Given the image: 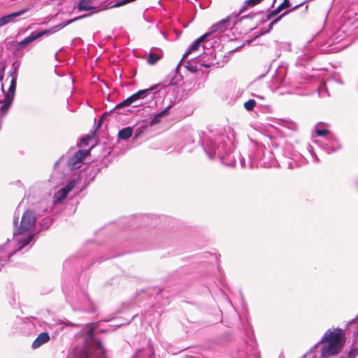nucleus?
Returning <instances> with one entry per match:
<instances>
[{"instance_id": "nucleus-30", "label": "nucleus", "mask_w": 358, "mask_h": 358, "mask_svg": "<svg viewBox=\"0 0 358 358\" xmlns=\"http://www.w3.org/2000/svg\"><path fill=\"white\" fill-rule=\"evenodd\" d=\"M323 88H324V86H323V85H321V86L320 87V92Z\"/></svg>"}, {"instance_id": "nucleus-19", "label": "nucleus", "mask_w": 358, "mask_h": 358, "mask_svg": "<svg viewBox=\"0 0 358 358\" xmlns=\"http://www.w3.org/2000/svg\"><path fill=\"white\" fill-rule=\"evenodd\" d=\"M262 1L263 0H245L244 4L242 6L239 11L238 12V14L240 15L241 13L245 11L248 9V8L253 7L261 3Z\"/></svg>"}, {"instance_id": "nucleus-17", "label": "nucleus", "mask_w": 358, "mask_h": 358, "mask_svg": "<svg viewBox=\"0 0 358 358\" xmlns=\"http://www.w3.org/2000/svg\"><path fill=\"white\" fill-rule=\"evenodd\" d=\"M84 17V16H82V17H76V18H74V19L69 20H67V21H66V22H62V23H60V24H57V25L54 26L53 27H52V29H51L50 30H49V31H47V33H46V34H48V33H49V32H50V33H55V32H56V31H59V30H60V29H63V28H64V27H65L66 26H67V25L70 24L71 23L73 22L76 21L77 20H78V19H80V18H82V17Z\"/></svg>"}, {"instance_id": "nucleus-2", "label": "nucleus", "mask_w": 358, "mask_h": 358, "mask_svg": "<svg viewBox=\"0 0 358 358\" xmlns=\"http://www.w3.org/2000/svg\"><path fill=\"white\" fill-rule=\"evenodd\" d=\"M320 343H324L321 348V357L329 358L338 355L343 348V332L339 328L331 331L329 329L323 336L322 338L318 342L310 351L304 355V357L310 356L314 349Z\"/></svg>"}, {"instance_id": "nucleus-18", "label": "nucleus", "mask_w": 358, "mask_h": 358, "mask_svg": "<svg viewBox=\"0 0 358 358\" xmlns=\"http://www.w3.org/2000/svg\"><path fill=\"white\" fill-rule=\"evenodd\" d=\"M171 106H169L164 110H162L160 113L155 115L154 116V117L152 119V120L150 121V125L152 126V125L157 124L159 122H160L161 119L168 114L169 110L171 108Z\"/></svg>"}, {"instance_id": "nucleus-27", "label": "nucleus", "mask_w": 358, "mask_h": 358, "mask_svg": "<svg viewBox=\"0 0 358 358\" xmlns=\"http://www.w3.org/2000/svg\"><path fill=\"white\" fill-rule=\"evenodd\" d=\"M211 64H212V63L206 64H203V63H201V65H202V66H205V67H209V66H211Z\"/></svg>"}, {"instance_id": "nucleus-16", "label": "nucleus", "mask_w": 358, "mask_h": 358, "mask_svg": "<svg viewBox=\"0 0 358 358\" xmlns=\"http://www.w3.org/2000/svg\"><path fill=\"white\" fill-rule=\"evenodd\" d=\"M289 6V0H284V1L278 6V8L271 12L269 14L266 15V19L270 20L271 18L275 17L280 11L282 9L287 8Z\"/></svg>"}, {"instance_id": "nucleus-29", "label": "nucleus", "mask_w": 358, "mask_h": 358, "mask_svg": "<svg viewBox=\"0 0 358 358\" xmlns=\"http://www.w3.org/2000/svg\"><path fill=\"white\" fill-rule=\"evenodd\" d=\"M17 220H18V217H17V218H15V219L14 220L13 222H14V224H17Z\"/></svg>"}, {"instance_id": "nucleus-32", "label": "nucleus", "mask_w": 358, "mask_h": 358, "mask_svg": "<svg viewBox=\"0 0 358 358\" xmlns=\"http://www.w3.org/2000/svg\"><path fill=\"white\" fill-rule=\"evenodd\" d=\"M355 319L352 320L351 322H350V324H352L355 322Z\"/></svg>"}, {"instance_id": "nucleus-22", "label": "nucleus", "mask_w": 358, "mask_h": 358, "mask_svg": "<svg viewBox=\"0 0 358 358\" xmlns=\"http://www.w3.org/2000/svg\"><path fill=\"white\" fill-rule=\"evenodd\" d=\"M322 125V123H318L315 127V133L319 136H324L326 138L329 135H331L329 131L327 129H320V127Z\"/></svg>"}, {"instance_id": "nucleus-24", "label": "nucleus", "mask_w": 358, "mask_h": 358, "mask_svg": "<svg viewBox=\"0 0 358 358\" xmlns=\"http://www.w3.org/2000/svg\"><path fill=\"white\" fill-rule=\"evenodd\" d=\"M256 105V101L254 99H250L244 103L245 108L250 111L252 110Z\"/></svg>"}, {"instance_id": "nucleus-13", "label": "nucleus", "mask_w": 358, "mask_h": 358, "mask_svg": "<svg viewBox=\"0 0 358 358\" xmlns=\"http://www.w3.org/2000/svg\"><path fill=\"white\" fill-rule=\"evenodd\" d=\"M154 349L149 343L147 348L138 350L131 358H153Z\"/></svg>"}, {"instance_id": "nucleus-9", "label": "nucleus", "mask_w": 358, "mask_h": 358, "mask_svg": "<svg viewBox=\"0 0 358 358\" xmlns=\"http://www.w3.org/2000/svg\"><path fill=\"white\" fill-rule=\"evenodd\" d=\"M29 9L30 8H26L19 11L2 16L0 17V27L11 22H15L17 21V17L29 11Z\"/></svg>"}, {"instance_id": "nucleus-23", "label": "nucleus", "mask_w": 358, "mask_h": 358, "mask_svg": "<svg viewBox=\"0 0 358 358\" xmlns=\"http://www.w3.org/2000/svg\"><path fill=\"white\" fill-rule=\"evenodd\" d=\"M301 6V4H299V5H296L293 8H292L291 10H287L285 12H284L282 15H280L279 17H278L276 19H275L274 20H273L269 26H268V29L266 31V32H268L271 29H272V27L273 24H275V23H277L281 18L282 16L285 15L286 14H287L289 12L292 11V10H295L296 8H297L298 7H299Z\"/></svg>"}, {"instance_id": "nucleus-33", "label": "nucleus", "mask_w": 358, "mask_h": 358, "mask_svg": "<svg viewBox=\"0 0 358 358\" xmlns=\"http://www.w3.org/2000/svg\"><path fill=\"white\" fill-rule=\"evenodd\" d=\"M311 59V57H307V59H308V60H309V59Z\"/></svg>"}, {"instance_id": "nucleus-35", "label": "nucleus", "mask_w": 358, "mask_h": 358, "mask_svg": "<svg viewBox=\"0 0 358 358\" xmlns=\"http://www.w3.org/2000/svg\"><path fill=\"white\" fill-rule=\"evenodd\" d=\"M357 317H358V315H357Z\"/></svg>"}, {"instance_id": "nucleus-7", "label": "nucleus", "mask_w": 358, "mask_h": 358, "mask_svg": "<svg viewBox=\"0 0 358 358\" xmlns=\"http://www.w3.org/2000/svg\"><path fill=\"white\" fill-rule=\"evenodd\" d=\"M203 150L210 159H213L217 155L222 156V152L220 147H217L215 142L211 140H206L203 143Z\"/></svg>"}, {"instance_id": "nucleus-15", "label": "nucleus", "mask_w": 358, "mask_h": 358, "mask_svg": "<svg viewBox=\"0 0 358 358\" xmlns=\"http://www.w3.org/2000/svg\"><path fill=\"white\" fill-rule=\"evenodd\" d=\"M50 340V336L47 332L40 334L32 343V348L36 349L46 343Z\"/></svg>"}, {"instance_id": "nucleus-11", "label": "nucleus", "mask_w": 358, "mask_h": 358, "mask_svg": "<svg viewBox=\"0 0 358 358\" xmlns=\"http://www.w3.org/2000/svg\"><path fill=\"white\" fill-rule=\"evenodd\" d=\"M100 2L99 0H80L78 8L80 10H101Z\"/></svg>"}, {"instance_id": "nucleus-14", "label": "nucleus", "mask_w": 358, "mask_h": 358, "mask_svg": "<svg viewBox=\"0 0 358 358\" xmlns=\"http://www.w3.org/2000/svg\"><path fill=\"white\" fill-rule=\"evenodd\" d=\"M210 36V33H206L205 34L202 35L201 37L197 38L194 43L192 45V46L189 48L188 51L183 55L182 59L187 57L189 54H190L192 52H194L195 50H197L201 43L206 39V38Z\"/></svg>"}, {"instance_id": "nucleus-6", "label": "nucleus", "mask_w": 358, "mask_h": 358, "mask_svg": "<svg viewBox=\"0 0 358 358\" xmlns=\"http://www.w3.org/2000/svg\"><path fill=\"white\" fill-rule=\"evenodd\" d=\"M90 154V150H78L73 156H72L69 162L68 166L71 169H76L78 168V164L80 163L84 158Z\"/></svg>"}, {"instance_id": "nucleus-4", "label": "nucleus", "mask_w": 358, "mask_h": 358, "mask_svg": "<svg viewBox=\"0 0 358 358\" xmlns=\"http://www.w3.org/2000/svg\"><path fill=\"white\" fill-rule=\"evenodd\" d=\"M159 84L154 85L152 87L138 91L135 94H132L119 104L116 106V108H122L125 106H129L133 105V107H137L141 105L139 101L145 98L150 94L154 90L158 89Z\"/></svg>"}, {"instance_id": "nucleus-8", "label": "nucleus", "mask_w": 358, "mask_h": 358, "mask_svg": "<svg viewBox=\"0 0 358 358\" xmlns=\"http://www.w3.org/2000/svg\"><path fill=\"white\" fill-rule=\"evenodd\" d=\"M324 149L327 153L336 152L341 148V145L337 139L332 135H329L323 142Z\"/></svg>"}, {"instance_id": "nucleus-20", "label": "nucleus", "mask_w": 358, "mask_h": 358, "mask_svg": "<svg viewBox=\"0 0 358 358\" xmlns=\"http://www.w3.org/2000/svg\"><path fill=\"white\" fill-rule=\"evenodd\" d=\"M133 134V129L127 127L119 131L118 138L122 140H127Z\"/></svg>"}, {"instance_id": "nucleus-5", "label": "nucleus", "mask_w": 358, "mask_h": 358, "mask_svg": "<svg viewBox=\"0 0 358 358\" xmlns=\"http://www.w3.org/2000/svg\"><path fill=\"white\" fill-rule=\"evenodd\" d=\"M239 16L237 13H232L227 16L226 18L221 20L218 22L214 24L210 27V31L208 32L210 35L213 33L220 34L225 31L228 29H231L235 24H236V19Z\"/></svg>"}, {"instance_id": "nucleus-31", "label": "nucleus", "mask_w": 358, "mask_h": 358, "mask_svg": "<svg viewBox=\"0 0 358 358\" xmlns=\"http://www.w3.org/2000/svg\"><path fill=\"white\" fill-rule=\"evenodd\" d=\"M101 122H102V120H100L99 122V127L101 124Z\"/></svg>"}, {"instance_id": "nucleus-26", "label": "nucleus", "mask_w": 358, "mask_h": 358, "mask_svg": "<svg viewBox=\"0 0 358 358\" xmlns=\"http://www.w3.org/2000/svg\"><path fill=\"white\" fill-rule=\"evenodd\" d=\"M187 69L189 70H190L192 72H195L197 71V68L196 66H192V65H188L187 66Z\"/></svg>"}, {"instance_id": "nucleus-21", "label": "nucleus", "mask_w": 358, "mask_h": 358, "mask_svg": "<svg viewBox=\"0 0 358 358\" xmlns=\"http://www.w3.org/2000/svg\"><path fill=\"white\" fill-rule=\"evenodd\" d=\"M162 57V53L150 52L148 57V62L150 64H156Z\"/></svg>"}, {"instance_id": "nucleus-25", "label": "nucleus", "mask_w": 358, "mask_h": 358, "mask_svg": "<svg viewBox=\"0 0 358 358\" xmlns=\"http://www.w3.org/2000/svg\"><path fill=\"white\" fill-rule=\"evenodd\" d=\"M358 355V350L357 349H352L349 352V358H354Z\"/></svg>"}, {"instance_id": "nucleus-3", "label": "nucleus", "mask_w": 358, "mask_h": 358, "mask_svg": "<svg viewBox=\"0 0 358 358\" xmlns=\"http://www.w3.org/2000/svg\"><path fill=\"white\" fill-rule=\"evenodd\" d=\"M35 214L31 210H26L22 216L20 226L13 234V239L17 243V249L10 253L9 258L32 241L34 235L30 234V231L35 226Z\"/></svg>"}, {"instance_id": "nucleus-1", "label": "nucleus", "mask_w": 358, "mask_h": 358, "mask_svg": "<svg viewBox=\"0 0 358 358\" xmlns=\"http://www.w3.org/2000/svg\"><path fill=\"white\" fill-rule=\"evenodd\" d=\"M82 333L86 337L84 345L75 348L69 358H106V351L101 343L94 339V328L87 326Z\"/></svg>"}, {"instance_id": "nucleus-10", "label": "nucleus", "mask_w": 358, "mask_h": 358, "mask_svg": "<svg viewBox=\"0 0 358 358\" xmlns=\"http://www.w3.org/2000/svg\"><path fill=\"white\" fill-rule=\"evenodd\" d=\"M75 187V182L74 181H70L64 187L62 188L59 191H57L53 197L54 203H59L63 199H64L69 192Z\"/></svg>"}, {"instance_id": "nucleus-12", "label": "nucleus", "mask_w": 358, "mask_h": 358, "mask_svg": "<svg viewBox=\"0 0 358 358\" xmlns=\"http://www.w3.org/2000/svg\"><path fill=\"white\" fill-rule=\"evenodd\" d=\"M46 33L47 31H40L37 33L32 32L29 36L24 38L22 41L17 43L16 49L20 50V48L25 47L34 41L46 34Z\"/></svg>"}, {"instance_id": "nucleus-34", "label": "nucleus", "mask_w": 358, "mask_h": 358, "mask_svg": "<svg viewBox=\"0 0 358 358\" xmlns=\"http://www.w3.org/2000/svg\"><path fill=\"white\" fill-rule=\"evenodd\" d=\"M0 75H2L1 73H0Z\"/></svg>"}, {"instance_id": "nucleus-28", "label": "nucleus", "mask_w": 358, "mask_h": 358, "mask_svg": "<svg viewBox=\"0 0 358 358\" xmlns=\"http://www.w3.org/2000/svg\"><path fill=\"white\" fill-rule=\"evenodd\" d=\"M81 141L83 144H87V139L86 138H82Z\"/></svg>"}]
</instances>
